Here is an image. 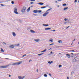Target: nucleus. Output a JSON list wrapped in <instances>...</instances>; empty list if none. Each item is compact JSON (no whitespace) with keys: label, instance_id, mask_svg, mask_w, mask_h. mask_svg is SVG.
<instances>
[{"label":"nucleus","instance_id":"nucleus-1","mask_svg":"<svg viewBox=\"0 0 79 79\" xmlns=\"http://www.w3.org/2000/svg\"><path fill=\"white\" fill-rule=\"evenodd\" d=\"M23 63V61H20L19 63H14L12 64V65L17 66L18 65H19V64H21V63Z\"/></svg>","mask_w":79,"mask_h":79},{"label":"nucleus","instance_id":"nucleus-2","mask_svg":"<svg viewBox=\"0 0 79 79\" xmlns=\"http://www.w3.org/2000/svg\"><path fill=\"white\" fill-rule=\"evenodd\" d=\"M14 13H15V14H16L17 15H18V14H19V13L17 12V11H18L17 8L16 7H15L14 8Z\"/></svg>","mask_w":79,"mask_h":79},{"label":"nucleus","instance_id":"nucleus-3","mask_svg":"<svg viewBox=\"0 0 79 79\" xmlns=\"http://www.w3.org/2000/svg\"><path fill=\"white\" fill-rule=\"evenodd\" d=\"M8 66H9V65H7L1 66H0V68L4 69L5 68H7V67H8Z\"/></svg>","mask_w":79,"mask_h":79},{"label":"nucleus","instance_id":"nucleus-4","mask_svg":"<svg viewBox=\"0 0 79 79\" xmlns=\"http://www.w3.org/2000/svg\"><path fill=\"white\" fill-rule=\"evenodd\" d=\"M26 10V8L24 6L23 7V8L22 9V10H21V11L22 13H24Z\"/></svg>","mask_w":79,"mask_h":79},{"label":"nucleus","instance_id":"nucleus-5","mask_svg":"<svg viewBox=\"0 0 79 79\" xmlns=\"http://www.w3.org/2000/svg\"><path fill=\"white\" fill-rule=\"evenodd\" d=\"M48 13H49V12H48L47 13H44L43 15V16L45 17L47 15H48Z\"/></svg>","mask_w":79,"mask_h":79},{"label":"nucleus","instance_id":"nucleus-6","mask_svg":"<svg viewBox=\"0 0 79 79\" xmlns=\"http://www.w3.org/2000/svg\"><path fill=\"white\" fill-rule=\"evenodd\" d=\"M25 77V76H23V77H21V76H19L18 78L19 79H23Z\"/></svg>","mask_w":79,"mask_h":79},{"label":"nucleus","instance_id":"nucleus-7","mask_svg":"<svg viewBox=\"0 0 79 79\" xmlns=\"http://www.w3.org/2000/svg\"><path fill=\"white\" fill-rule=\"evenodd\" d=\"M15 45H11L10 46H9L10 48H15Z\"/></svg>","mask_w":79,"mask_h":79},{"label":"nucleus","instance_id":"nucleus-8","mask_svg":"<svg viewBox=\"0 0 79 79\" xmlns=\"http://www.w3.org/2000/svg\"><path fill=\"white\" fill-rule=\"evenodd\" d=\"M38 5H43L44 3L43 2H39L38 3Z\"/></svg>","mask_w":79,"mask_h":79},{"label":"nucleus","instance_id":"nucleus-9","mask_svg":"<svg viewBox=\"0 0 79 79\" xmlns=\"http://www.w3.org/2000/svg\"><path fill=\"white\" fill-rule=\"evenodd\" d=\"M45 29L46 31H48V30H51V29L50 28H46Z\"/></svg>","mask_w":79,"mask_h":79},{"label":"nucleus","instance_id":"nucleus-10","mask_svg":"<svg viewBox=\"0 0 79 79\" xmlns=\"http://www.w3.org/2000/svg\"><path fill=\"white\" fill-rule=\"evenodd\" d=\"M12 35L14 36V37H15L16 35V33L15 32H12Z\"/></svg>","mask_w":79,"mask_h":79},{"label":"nucleus","instance_id":"nucleus-11","mask_svg":"<svg viewBox=\"0 0 79 79\" xmlns=\"http://www.w3.org/2000/svg\"><path fill=\"white\" fill-rule=\"evenodd\" d=\"M38 12V10H35L33 11V13H37Z\"/></svg>","mask_w":79,"mask_h":79},{"label":"nucleus","instance_id":"nucleus-12","mask_svg":"<svg viewBox=\"0 0 79 79\" xmlns=\"http://www.w3.org/2000/svg\"><path fill=\"white\" fill-rule=\"evenodd\" d=\"M30 32L31 33H35V31H33L31 29L30 30Z\"/></svg>","mask_w":79,"mask_h":79},{"label":"nucleus","instance_id":"nucleus-13","mask_svg":"<svg viewBox=\"0 0 79 79\" xmlns=\"http://www.w3.org/2000/svg\"><path fill=\"white\" fill-rule=\"evenodd\" d=\"M35 41V42H39V41H40V40L39 39H35L34 40Z\"/></svg>","mask_w":79,"mask_h":79},{"label":"nucleus","instance_id":"nucleus-14","mask_svg":"<svg viewBox=\"0 0 79 79\" xmlns=\"http://www.w3.org/2000/svg\"><path fill=\"white\" fill-rule=\"evenodd\" d=\"M48 63L49 64H52V63H53V61H49L48 62Z\"/></svg>","mask_w":79,"mask_h":79},{"label":"nucleus","instance_id":"nucleus-15","mask_svg":"<svg viewBox=\"0 0 79 79\" xmlns=\"http://www.w3.org/2000/svg\"><path fill=\"white\" fill-rule=\"evenodd\" d=\"M31 8V7H29L27 9V11H30V8Z\"/></svg>","mask_w":79,"mask_h":79},{"label":"nucleus","instance_id":"nucleus-16","mask_svg":"<svg viewBox=\"0 0 79 79\" xmlns=\"http://www.w3.org/2000/svg\"><path fill=\"white\" fill-rule=\"evenodd\" d=\"M46 51H47V49H45L43 51H42L41 52L42 53L43 52H46Z\"/></svg>","mask_w":79,"mask_h":79},{"label":"nucleus","instance_id":"nucleus-17","mask_svg":"<svg viewBox=\"0 0 79 79\" xmlns=\"http://www.w3.org/2000/svg\"><path fill=\"white\" fill-rule=\"evenodd\" d=\"M47 8V7L45 6H44L41 7V9H44V8Z\"/></svg>","mask_w":79,"mask_h":79},{"label":"nucleus","instance_id":"nucleus-18","mask_svg":"<svg viewBox=\"0 0 79 79\" xmlns=\"http://www.w3.org/2000/svg\"><path fill=\"white\" fill-rule=\"evenodd\" d=\"M43 25L44 26H45V27L48 26V24H43Z\"/></svg>","mask_w":79,"mask_h":79},{"label":"nucleus","instance_id":"nucleus-19","mask_svg":"<svg viewBox=\"0 0 79 79\" xmlns=\"http://www.w3.org/2000/svg\"><path fill=\"white\" fill-rule=\"evenodd\" d=\"M68 8V7H64V10H67Z\"/></svg>","mask_w":79,"mask_h":79},{"label":"nucleus","instance_id":"nucleus-20","mask_svg":"<svg viewBox=\"0 0 79 79\" xmlns=\"http://www.w3.org/2000/svg\"><path fill=\"white\" fill-rule=\"evenodd\" d=\"M52 9V8H51L50 9H49L48 10L46 11V12H47V11H50V10H51Z\"/></svg>","mask_w":79,"mask_h":79},{"label":"nucleus","instance_id":"nucleus-21","mask_svg":"<svg viewBox=\"0 0 79 79\" xmlns=\"http://www.w3.org/2000/svg\"><path fill=\"white\" fill-rule=\"evenodd\" d=\"M53 40V39H50V40H49V41L50 42H53V40Z\"/></svg>","mask_w":79,"mask_h":79},{"label":"nucleus","instance_id":"nucleus-22","mask_svg":"<svg viewBox=\"0 0 79 79\" xmlns=\"http://www.w3.org/2000/svg\"><path fill=\"white\" fill-rule=\"evenodd\" d=\"M1 52H4V50H3V49L2 48H1Z\"/></svg>","mask_w":79,"mask_h":79},{"label":"nucleus","instance_id":"nucleus-23","mask_svg":"<svg viewBox=\"0 0 79 79\" xmlns=\"http://www.w3.org/2000/svg\"><path fill=\"white\" fill-rule=\"evenodd\" d=\"M63 6H66V3L63 4Z\"/></svg>","mask_w":79,"mask_h":79},{"label":"nucleus","instance_id":"nucleus-24","mask_svg":"<svg viewBox=\"0 0 79 79\" xmlns=\"http://www.w3.org/2000/svg\"><path fill=\"white\" fill-rule=\"evenodd\" d=\"M38 12L39 13H41L42 12V10H38Z\"/></svg>","mask_w":79,"mask_h":79},{"label":"nucleus","instance_id":"nucleus-25","mask_svg":"<svg viewBox=\"0 0 79 79\" xmlns=\"http://www.w3.org/2000/svg\"><path fill=\"white\" fill-rule=\"evenodd\" d=\"M61 42H62V41L60 40L59 41H58V42H59V43H62Z\"/></svg>","mask_w":79,"mask_h":79},{"label":"nucleus","instance_id":"nucleus-26","mask_svg":"<svg viewBox=\"0 0 79 79\" xmlns=\"http://www.w3.org/2000/svg\"><path fill=\"white\" fill-rule=\"evenodd\" d=\"M62 67V65L61 64H60L59 65V68H61V67Z\"/></svg>","mask_w":79,"mask_h":79},{"label":"nucleus","instance_id":"nucleus-27","mask_svg":"<svg viewBox=\"0 0 79 79\" xmlns=\"http://www.w3.org/2000/svg\"><path fill=\"white\" fill-rule=\"evenodd\" d=\"M44 77H47V74H44Z\"/></svg>","mask_w":79,"mask_h":79},{"label":"nucleus","instance_id":"nucleus-28","mask_svg":"<svg viewBox=\"0 0 79 79\" xmlns=\"http://www.w3.org/2000/svg\"><path fill=\"white\" fill-rule=\"evenodd\" d=\"M27 55L26 54H24V55L22 57L23 58V57H24V56H27Z\"/></svg>","mask_w":79,"mask_h":79},{"label":"nucleus","instance_id":"nucleus-29","mask_svg":"<svg viewBox=\"0 0 79 79\" xmlns=\"http://www.w3.org/2000/svg\"><path fill=\"white\" fill-rule=\"evenodd\" d=\"M19 44H18L14 45H15V46H19Z\"/></svg>","mask_w":79,"mask_h":79},{"label":"nucleus","instance_id":"nucleus-30","mask_svg":"<svg viewBox=\"0 0 79 79\" xmlns=\"http://www.w3.org/2000/svg\"><path fill=\"white\" fill-rule=\"evenodd\" d=\"M66 56H70V55L68 54H66Z\"/></svg>","mask_w":79,"mask_h":79},{"label":"nucleus","instance_id":"nucleus-31","mask_svg":"<svg viewBox=\"0 0 79 79\" xmlns=\"http://www.w3.org/2000/svg\"><path fill=\"white\" fill-rule=\"evenodd\" d=\"M11 3L12 4H14V1H11Z\"/></svg>","mask_w":79,"mask_h":79},{"label":"nucleus","instance_id":"nucleus-32","mask_svg":"<svg viewBox=\"0 0 79 79\" xmlns=\"http://www.w3.org/2000/svg\"><path fill=\"white\" fill-rule=\"evenodd\" d=\"M69 26H68V27H66L65 28V29H68V28H69Z\"/></svg>","mask_w":79,"mask_h":79},{"label":"nucleus","instance_id":"nucleus-33","mask_svg":"<svg viewBox=\"0 0 79 79\" xmlns=\"http://www.w3.org/2000/svg\"><path fill=\"white\" fill-rule=\"evenodd\" d=\"M73 73H74V72H71V74L72 75H73Z\"/></svg>","mask_w":79,"mask_h":79},{"label":"nucleus","instance_id":"nucleus-34","mask_svg":"<svg viewBox=\"0 0 79 79\" xmlns=\"http://www.w3.org/2000/svg\"><path fill=\"white\" fill-rule=\"evenodd\" d=\"M2 44H5V45H6V43H5V42H3Z\"/></svg>","mask_w":79,"mask_h":79},{"label":"nucleus","instance_id":"nucleus-35","mask_svg":"<svg viewBox=\"0 0 79 79\" xmlns=\"http://www.w3.org/2000/svg\"><path fill=\"white\" fill-rule=\"evenodd\" d=\"M10 0H6V2H9Z\"/></svg>","mask_w":79,"mask_h":79},{"label":"nucleus","instance_id":"nucleus-36","mask_svg":"<svg viewBox=\"0 0 79 79\" xmlns=\"http://www.w3.org/2000/svg\"><path fill=\"white\" fill-rule=\"evenodd\" d=\"M64 20L65 21H66V20H68V19H64Z\"/></svg>","mask_w":79,"mask_h":79},{"label":"nucleus","instance_id":"nucleus-37","mask_svg":"<svg viewBox=\"0 0 79 79\" xmlns=\"http://www.w3.org/2000/svg\"><path fill=\"white\" fill-rule=\"evenodd\" d=\"M70 52H75V51L74 50H71Z\"/></svg>","mask_w":79,"mask_h":79},{"label":"nucleus","instance_id":"nucleus-38","mask_svg":"<svg viewBox=\"0 0 79 79\" xmlns=\"http://www.w3.org/2000/svg\"><path fill=\"white\" fill-rule=\"evenodd\" d=\"M39 56H40L41 55H42V54H39L38 55Z\"/></svg>","mask_w":79,"mask_h":79},{"label":"nucleus","instance_id":"nucleus-39","mask_svg":"<svg viewBox=\"0 0 79 79\" xmlns=\"http://www.w3.org/2000/svg\"><path fill=\"white\" fill-rule=\"evenodd\" d=\"M54 45V44L52 43L49 44V45Z\"/></svg>","mask_w":79,"mask_h":79},{"label":"nucleus","instance_id":"nucleus-40","mask_svg":"<svg viewBox=\"0 0 79 79\" xmlns=\"http://www.w3.org/2000/svg\"><path fill=\"white\" fill-rule=\"evenodd\" d=\"M33 3H34V2H31V4H33Z\"/></svg>","mask_w":79,"mask_h":79},{"label":"nucleus","instance_id":"nucleus-41","mask_svg":"<svg viewBox=\"0 0 79 79\" xmlns=\"http://www.w3.org/2000/svg\"><path fill=\"white\" fill-rule=\"evenodd\" d=\"M35 0H31V2H34V1H35Z\"/></svg>","mask_w":79,"mask_h":79},{"label":"nucleus","instance_id":"nucleus-42","mask_svg":"<svg viewBox=\"0 0 79 79\" xmlns=\"http://www.w3.org/2000/svg\"><path fill=\"white\" fill-rule=\"evenodd\" d=\"M0 5H1L2 6H4V5L2 4H0Z\"/></svg>","mask_w":79,"mask_h":79},{"label":"nucleus","instance_id":"nucleus-43","mask_svg":"<svg viewBox=\"0 0 79 79\" xmlns=\"http://www.w3.org/2000/svg\"><path fill=\"white\" fill-rule=\"evenodd\" d=\"M53 52H50V54L49 55H52V53Z\"/></svg>","mask_w":79,"mask_h":79},{"label":"nucleus","instance_id":"nucleus-44","mask_svg":"<svg viewBox=\"0 0 79 79\" xmlns=\"http://www.w3.org/2000/svg\"><path fill=\"white\" fill-rule=\"evenodd\" d=\"M49 76H50L51 77V76H52V75H51V74L50 73H49Z\"/></svg>","mask_w":79,"mask_h":79},{"label":"nucleus","instance_id":"nucleus-45","mask_svg":"<svg viewBox=\"0 0 79 79\" xmlns=\"http://www.w3.org/2000/svg\"><path fill=\"white\" fill-rule=\"evenodd\" d=\"M51 31H56V30H52Z\"/></svg>","mask_w":79,"mask_h":79},{"label":"nucleus","instance_id":"nucleus-46","mask_svg":"<svg viewBox=\"0 0 79 79\" xmlns=\"http://www.w3.org/2000/svg\"><path fill=\"white\" fill-rule=\"evenodd\" d=\"M75 3L77 2V0H75L74 1Z\"/></svg>","mask_w":79,"mask_h":79},{"label":"nucleus","instance_id":"nucleus-47","mask_svg":"<svg viewBox=\"0 0 79 79\" xmlns=\"http://www.w3.org/2000/svg\"><path fill=\"white\" fill-rule=\"evenodd\" d=\"M66 23H67V22H64V24H66Z\"/></svg>","mask_w":79,"mask_h":79},{"label":"nucleus","instance_id":"nucleus-48","mask_svg":"<svg viewBox=\"0 0 79 79\" xmlns=\"http://www.w3.org/2000/svg\"><path fill=\"white\" fill-rule=\"evenodd\" d=\"M9 77H11V75H9Z\"/></svg>","mask_w":79,"mask_h":79},{"label":"nucleus","instance_id":"nucleus-49","mask_svg":"<svg viewBox=\"0 0 79 79\" xmlns=\"http://www.w3.org/2000/svg\"><path fill=\"white\" fill-rule=\"evenodd\" d=\"M55 3H58V2H57V1H55Z\"/></svg>","mask_w":79,"mask_h":79},{"label":"nucleus","instance_id":"nucleus-50","mask_svg":"<svg viewBox=\"0 0 79 79\" xmlns=\"http://www.w3.org/2000/svg\"><path fill=\"white\" fill-rule=\"evenodd\" d=\"M33 6H31L30 7H31V8H32V7H33Z\"/></svg>","mask_w":79,"mask_h":79},{"label":"nucleus","instance_id":"nucleus-51","mask_svg":"<svg viewBox=\"0 0 79 79\" xmlns=\"http://www.w3.org/2000/svg\"><path fill=\"white\" fill-rule=\"evenodd\" d=\"M62 0H58V1H59L60 2V1H61Z\"/></svg>","mask_w":79,"mask_h":79},{"label":"nucleus","instance_id":"nucleus-52","mask_svg":"<svg viewBox=\"0 0 79 79\" xmlns=\"http://www.w3.org/2000/svg\"><path fill=\"white\" fill-rule=\"evenodd\" d=\"M48 5H46V7H47L48 6Z\"/></svg>","mask_w":79,"mask_h":79},{"label":"nucleus","instance_id":"nucleus-53","mask_svg":"<svg viewBox=\"0 0 79 79\" xmlns=\"http://www.w3.org/2000/svg\"><path fill=\"white\" fill-rule=\"evenodd\" d=\"M67 79H69V77H67Z\"/></svg>","mask_w":79,"mask_h":79},{"label":"nucleus","instance_id":"nucleus-54","mask_svg":"<svg viewBox=\"0 0 79 79\" xmlns=\"http://www.w3.org/2000/svg\"><path fill=\"white\" fill-rule=\"evenodd\" d=\"M43 54H44V53H41V55H43Z\"/></svg>","mask_w":79,"mask_h":79},{"label":"nucleus","instance_id":"nucleus-55","mask_svg":"<svg viewBox=\"0 0 79 79\" xmlns=\"http://www.w3.org/2000/svg\"><path fill=\"white\" fill-rule=\"evenodd\" d=\"M46 74H48V73H46Z\"/></svg>","mask_w":79,"mask_h":79},{"label":"nucleus","instance_id":"nucleus-56","mask_svg":"<svg viewBox=\"0 0 79 79\" xmlns=\"http://www.w3.org/2000/svg\"><path fill=\"white\" fill-rule=\"evenodd\" d=\"M51 49H52V48H50V49H49V50H51Z\"/></svg>","mask_w":79,"mask_h":79},{"label":"nucleus","instance_id":"nucleus-57","mask_svg":"<svg viewBox=\"0 0 79 79\" xmlns=\"http://www.w3.org/2000/svg\"><path fill=\"white\" fill-rule=\"evenodd\" d=\"M4 6H6V5H4Z\"/></svg>","mask_w":79,"mask_h":79},{"label":"nucleus","instance_id":"nucleus-58","mask_svg":"<svg viewBox=\"0 0 79 79\" xmlns=\"http://www.w3.org/2000/svg\"><path fill=\"white\" fill-rule=\"evenodd\" d=\"M37 72H38V69H37Z\"/></svg>","mask_w":79,"mask_h":79},{"label":"nucleus","instance_id":"nucleus-59","mask_svg":"<svg viewBox=\"0 0 79 79\" xmlns=\"http://www.w3.org/2000/svg\"><path fill=\"white\" fill-rule=\"evenodd\" d=\"M71 54H72V55H73V53H71Z\"/></svg>","mask_w":79,"mask_h":79},{"label":"nucleus","instance_id":"nucleus-60","mask_svg":"<svg viewBox=\"0 0 79 79\" xmlns=\"http://www.w3.org/2000/svg\"><path fill=\"white\" fill-rule=\"evenodd\" d=\"M68 58H71V56H70Z\"/></svg>","mask_w":79,"mask_h":79},{"label":"nucleus","instance_id":"nucleus-61","mask_svg":"<svg viewBox=\"0 0 79 79\" xmlns=\"http://www.w3.org/2000/svg\"><path fill=\"white\" fill-rule=\"evenodd\" d=\"M57 7H60V6H57Z\"/></svg>","mask_w":79,"mask_h":79},{"label":"nucleus","instance_id":"nucleus-62","mask_svg":"<svg viewBox=\"0 0 79 79\" xmlns=\"http://www.w3.org/2000/svg\"><path fill=\"white\" fill-rule=\"evenodd\" d=\"M59 54L60 55H61V53H59Z\"/></svg>","mask_w":79,"mask_h":79},{"label":"nucleus","instance_id":"nucleus-63","mask_svg":"<svg viewBox=\"0 0 79 79\" xmlns=\"http://www.w3.org/2000/svg\"><path fill=\"white\" fill-rule=\"evenodd\" d=\"M71 57H72V58H73V56H71Z\"/></svg>","mask_w":79,"mask_h":79},{"label":"nucleus","instance_id":"nucleus-64","mask_svg":"<svg viewBox=\"0 0 79 79\" xmlns=\"http://www.w3.org/2000/svg\"><path fill=\"white\" fill-rule=\"evenodd\" d=\"M30 60H29V62H30Z\"/></svg>","mask_w":79,"mask_h":79}]
</instances>
